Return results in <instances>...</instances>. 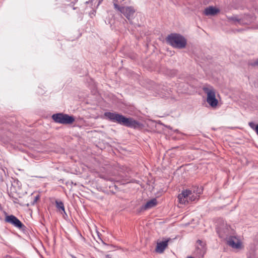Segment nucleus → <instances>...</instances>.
Listing matches in <instances>:
<instances>
[{"label": "nucleus", "mask_w": 258, "mask_h": 258, "mask_svg": "<svg viewBox=\"0 0 258 258\" xmlns=\"http://www.w3.org/2000/svg\"><path fill=\"white\" fill-rule=\"evenodd\" d=\"M157 204V200L156 199H153L147 202L145 205L143 206L142 207V209L143 210H146L155 207Z\"/></svg>", "instance_id": "f8f14e48"}, {"label": "nucleus", "mask_w": 258, "mask_h": 258, "mask_svg": "<svg viewBox=\"0 0 258 258\" xmlns=\"http://www.w3.org/2000/svg\"><path fill=\"white\" fill-rule=\"evenodd\" d=\"M170 238H166L162 241L157 242L155 251L159 253H162L168 246V242L171 241Z\"/></svg>", "instance_id": "9d476101"}, {"label": "nucleus", "mask_w": 258, "mask_h": 258, "mask_svg": "<svg viewBox=\"0 0 258 258\" xmlns=\"http://www.w3.org/2000/svg\"><path fill=\"white\" fill-rule=\"evenodd\" d=\"M105 258H112V255L110 254H107L105 255Z\"/></svg>", "instance_id": "a211bd4d"}, {"label": "nucleus", "mask_w": 258, "mask_h": 258, "mask_svg": "<svg viewBox=\"0 0 258 258\" xmlns=\"http://www.w3.org/2000/svg\"><path fill=\"white\" fill-rule=\"evenodd\" d=\"M202 189L197 188V190L194 189L183 190L181 194L178 196L179 202L181 204H186L189 201H196L198 199V197L202 193Z\"/></svg>", "instance_id": "f257e3e1"}, {"label": "nucleus", "mask_w": 258, "mask_h": 258, "mask_svg": "<svg viewBox=\"0 0 258 258\" xmlns=\"http://www.w3.org/2000/svg\"><path fill=\"white\" fill-rule=\"evenodd\" d=\"M104 116L106 118H108L110 120H113V113L111 112H105L104 113Z\"/></svg>", "instance_id": "dca6fc26"}, {"label": "nucleus", "mask_w": 258, "mask_h": 258, "mask_svg": "<svg viewBox=\"0 0 258 258\" xmlns=\"http://www.w3.org/2000/svg\"><path fill=\"white\" fill-rule=\"evenodd\" d=\"M39 199V196H36L34 199L32 204H34L35 203H36Z\"/></svg>", "instance_id": "f3484780"}, {"label": "nucleus", "mask_w": 258, "mask_h": 258, "mask_svg": "<svg viewBox=\"0 0 258 258\" xmlns=\"http://www.w3.org/2000/svg\"><path fill=\"white\" fill-rule=\"evenodd\" d=\"M167 41L173 47L177 48H184L186 44L185 38L178 34H171L167 37Z\"/></svg>", "instance_id": "20e7f679"}, {"label": "nucleus", "mask_w": 258, "mask_h": 258, "mask_svg": "<svg viewBox=\"0 0 258 258\" xmlns=\"http://www.w3.org/2000/svg\"><path fill=\"white\" fill-rule=\"evenodd\" d=\"M249 126L253 129L256 133V134L258 135V124L255 125L254 123L252 122H250L248 123Z\"/></svg>", "instance_id": "2eb2a0df"}, {"label": "nucleus", "mask_w": 258, "mask_h": 258, "mask_svg": "<svg viewBox=\"0 0 258 258\" xmlns=\"http://www.w3.org/2000/svg\"><path fill=\"white\" fill-rule=\"evenodd\" d=\"M229 226L226 222L222 219H220L217 225V231L219 233L220 237L224 236V234H227L229 231Z\"/></svg>", "instance_id": "6e6552de"}, {"label": "nucleus", "mask_w": 258, "mask_h": 258, "mask_svg": "<svg viewBox=\"0 0 258 258\" xmlns=\"http://www.w3.org/2000/svg\"><path fill=\"white\" fill-rule=\"evenodd\" d=\"M52 119L56 123L62 124H71L75 120L73 116H70L68 114L57 113L52 115Z\"/></svg>", "instance_id": "39448f33"}, {"label": "nucleus", "mask_w": 258, "mask_h": 258, "mask_svg": "<svg viewBox=\"0 0 258 258\" xmlns=\"http://www.w3.org/2000/svg\"><path fill=\"white\" fill-rule=\"evenodd\" d=\"M219 12V10L213 7H209L205 10L204 13L207 16L215 15Z\"/></svg>", "instance_id": "ddd939ff"}, {"label": "nucleus", "mask_w": 258, "mask_h": 258, "mask_svg": "<svg viewBox=\"0 0 258 258\" xmlns=\"http://www.w3.org/2000/svg\"><path fill=\"white\" fill-rule=\"evenodd\" d=\"M5 221L19 229L23 230L25 229V226L14 215H6Z\"/></svg>", "instance_id": "423d86ee"}, {"label": "nucleus", "mask_w": 258, "mask_h": 258, "mask_svg": "<svg viewBox=\"0 0 258 258\" xmlns=\"http://www.w3.org/2000/svg\"><path fill=\"white\" fill-rule=\"evenodd\" d=\"M3 258H12L10 255H7L5 256Z\"/></svg>", "instance_id": "6ab92c4d"}, {"label": "nucleus", "mask_w": 258, "mask_h": 258, "mask_svg": "<svg viewBox=\"0 0 258 258\" xmlns=\"http://www.w3.org/2000/svg\"><path fill=\"white\" fill-rule=\"evenodd\" d=\"M56 207L57 209L61 212L65 213L64 207L63 203L61 201H55Z\"/></svg>", "instance_id": "4468645a"}, {"label": "nucleus", "mask_w": 258, "mask_h": 258, "mask_svg": "<svg viewBox=\"0 0 258 258\" xmlns=\"http://www.w3.org/2000/svg\"><path fill=\"white\" fill-rule=\"evenodd\" d=\"M228 244L234 248L238 249L241 247V242L234 236H231L227 240Z\"/></svg>", "instance_id": "9b49d317"}, {"label": "nucleus", "mask_w": 258, "mask_h": 258, "mask_svg": "<svg viewBox=\"0 0 258 258\" xmlns=\"http://www.w3.org/2000/svg\"><path fill=\"white\" fill-rule=\"evenodd\" d=\"M203 90L207 94V102L213 108H215L218 105V101L216 98V90L211 85H206L203 87Z\"/></svg>", "instance_id": "7ed1b4c3"}, {"label": "nucleus", "mask_w": 258, "mask_h": 258, "mask_svg": "<svg viewBox=\"0 0 258 258\" xmlns=\"http://www.w3.org/2000/svg\"><path fill=\"white\" fill-rule=\"evenodd\" d=\"M187 258H194V257H192V256H188V257H187Z\"/></svg>", "instance_id": "412c9836"}, {"label": "nucleus", "mask_w": 258, "mask_h": 258, "mask_svg": "<svg viewBox=\"0 0 258 258\" xmlns=\"http://www.w3.org/2000/svg\"><path fill=\"white\" fill-rule=\"evenodd\" d=\"M255 64H258V60H257V61L255 62Z\"/></svg>", "instance_id": "aec40b11"}, {"label": "nucleus", "mask_w": 258, "mask_h": 258, "mask_svg": "<svg viewBox=\"0 0 258 258\" xmlns=\"http://www.w3.org/2000/svg\"><path fill=\"white\" fill-rule=\"evenodd\" d=\"M115 8H117L119 11L122 13L128 20L133 18L135 12L133 8L131 7L118 8L117 5H114Z\"/></svg>", "instance_id": "1a4fd4ad"}, {"label": "nucleus", "mask_w": 258, "mask_h": 258, "mask_svg": "<svg viewBox=\"0 0 258 258\" xmlns=\"http://www.w3.org/2000/svg\"><path fill=\"white\" fill-rule=\"evenodd\" d=\"M114 121L130 128H137L140 126V123L132 117H126L124 116L114 113Z\"/></svg>", "instance_id": "f03ea898"}, {"label": "nucleus", "mask_w": 258, "mask_h": 258, "mask_svg": "<svg viewBox=\"0 0 258 258\" xmlns=\"http://www.w3.org/2000/svg\"><path fill=\"white\" fill-rule=\"evenodd\" d=\"M206 252V244L201 240H198L197 242L196 249L194 251L195 255L197 258H203Z\"/></svg>", "instance_id": "0eeeda50"}]
</instances>
